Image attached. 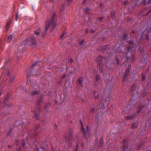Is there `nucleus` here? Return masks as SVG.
<instances>
[{"label":"nucleus","mask_w":151,"mask_h":151,"mask_svg":"<svg viewBox=\"0 0 151 151\" xmlns=\"http://www.w3.org/2000/svg\"><path fill=\"white\" fill-rule=\"evenodd\" d=\"M35 34L36 35H38L39 34V33L37 31H36L35 32Z\"/></svg>","instance_id":"aec40b11"},{"label":"nucleus","mask_w":151,"mask_h":151,"mask_svg":"<svg viewBox=\"0 0 151 151\" xmlns=\"http://www.w3.org/2000/svg\"><path fill=\"white\" fill-rule=\"evenodd\" d=\"M134 46L132 48V47H129V46H128V50L127 52H126L124 54V58H126L127 59H129V58H133V56L132 55V49H133L134 47Z\"/></svg>","instance_id":"f03ea898"},{"label":"nucleus","mask_w":151,"mask_h":151,"mask_svg":"<svg viewBox=\"0 0 151 151\" xmlns=\"http://www.w3.org/2000/svg\"><path fill=\"white\" fill-rule=\"evenodd\" d=\"M111 16L112 17H113L114 16V14L113 13H112L111 14Z\"/></svg>","instance_id":"72a5a7b5"},{"label":"nucleus","mask_w":151,"mask_h":151,"mask_svg":"<svg viewBox=\"0 0 151 151\" xmlns=\"http://www.w3.org/2000/svg\"><path fill=\"white\" fill-rule=\"evenodd\" d=\"M14 77H12L10 79V81L11 82H13L14 80Z\"/></svg>","instance_id":"ddd939ff"},{"label":"nucleus","mask_w":151,"mask_h":151,"mask_svg":"<svg viewBox=\"0 0 151 151\" xmlns=\"http://www.w3.org/2000/svg\"><path fill=\"white\" fill-rule=\"evenodd\" d=\"M65 35V34L63 33L61 36V39H63L64 37V36Z\"/></svg>","instance_id":"6ab92c4d"},{"label":"nucleus","mask_w":151,"mask_h":151,"mask_svg":"<svg viewBox=\"0 0 151 151\" xmlns=\"http://www.w3.org/2000/svg\"><path fill=\"white\" fill-rule=\"evenodd\" d=\"M99 70H100V72H101V73L102 72V69H101L100 68H99Z\"/></svg>","instance_id":"c85d7f7f"},{"label":"nucleus","mask_w":151,"mask_h":151,"mask_svg":"<svg viewBox=\"0 0 151 151\" xmlns=\"http://www.w3.org/2000/svg\"><path fill=\"white\" fill-rule=\"evenodd\" d=\"M129 43L131 45H132L133 43V42L132 41H129Z\"/></svg>","instance_id":"4be33fe9"},{"label":"nucleus","mask_w":151,"mask_h":151,"mask_svg":"<svg viewBox=\"0 0 151 151\" xmlns=\"http://www.w3.org/2000/svg\"><path fill=\"white\" fill-rule=\"evenodd\" d=\"M84 40H82L80 42L79 44L80 45L82 46L83 44Z\"/></svg>","instance_id":"9b49d317"},{"label":"nucleus","mask_w":151,"mask_h":151,"mask_svg":"<svg viewBox=\"0 0 151 151\" xmlns=\"http://www.w3.org/2000/svg\"><path fill=\"white\" fill-rule=\"evenodd\" d=\"M94 110V109H92L91 110V112H93Z\"/></svg>","instance_id":"393cba45"},{"label":"nucleus","mask_w":151,"mask_h":151,"mask_svg":"<svg viewBox=\"0 0 151 151\" xmlns=\"http://www.w3.org/2000/svg\"><path fill=\"white\" fill-rule=\"evenodd\" d=\"M38 93V91H36L34 92H32V95H35Z\"/></svg>","instance_id":"4468645a"},{"label":"nucleus","mask_w":151,"mask_h":151,"mask_svg":"<svg viewBox=\"0 0 151 151\" xmlns=\"http://www.w3.org/2000/svg\"><path fill=\"white\" fill-rule=\"evenodd\" d=\"M56 25V23L55 19L54 16L49 20L46 23L45 30H47L49 29L51 32H52L55 28Z\"/></svg>","instance_id":"f257e3e1"},{"label":"nucleus","mask_w":151,"mask_h":151,"mask_svg":"<svg viewBox=\"0 0 151 151\" xmlns=\"http://www.w3.org/2000/svg\"><path fill=\"white\" fill-rule=\"evenodd\" d=\"M124 38L125 39V37H124Z\"/></svg>","instance_id":"a19ab883"},{"label":"nucleus","mask_w":151,"mask_h":151,"mask_svg":"<svg viewBox=\"0 0 151 151\" xmlns=\"http://www.w3.org/2000/svg\"><path fill=\"white\" fill-rule=\"evenodd\" d=\"M102 19H103V18H100L99 20L100 21H101L102 20Z\"/></svg>","instance_id":"7c9ffc66"},{"label":"nucleus","mask_w":151,"mask_h":151,"mask_svg":"<svg viewBox=\"0 0 151 151\" xmlns=\"http://www.w3.org/2000/svg\"><path fill=\"white\" fill-rule=\"evenodd\" d=\"M10 23V22H9L7 23V24L6 26V29L7 30L9 28Z\"/></svg>","instance_id":"f8f14e48"},{"label":"nucleus","mask_w":151,"mask_h":151,"mask_svg":"<svg viewBox=\"0 0 151 151\" xmlns=\"http://www.w3.org/2000/svg\"><path fill=\"white\" fill-rule=\"evenodd\" d=\"M24 145H25V144H24V143H23V146H24Z\"/></svg>","instance_id":"4c0bfd02"},{"label":"nucleus","mask_w":151,"mask_h":151,"mask_svg":"<svg viewBox=\"0 0 151 151\" xmlns=\"http://www.w3.org/2000/svg\"><path fill=\"white\" fill-rule=\"evenodd\" d=\"M99 107V108H101L102 109L104 108V104L102 103H101V104H100Z\"/></svg>","instance_id":"6e6552de"},{"label":"nucleus","mask_w":151,"mask_h":151,"mask_svg":"<svg viewBox=\"0 0 151 151\" xmlns=\"http://www.w3.org/2000/svg\"><path fill=\"white\" fill-rule=\"evenodd\" d=\"M81 130L83 132V136L85 137H89L90 134L88 133L89 127L88 126H86V129L85 130L82 122H81Z\"/></svg>","instance_id":"7ed1b4c3"},{"label":"nucleus","mask_w":151,"mask_h":151,"mask_svg":"<svg viewBox=\"0 0 151 151\" xmlns=\"http://www.w3.org/2000/svg\"><path fill=\"white\" fill-rule=\"evenodd\" d=\"M142 78L143 80H145V77L144 75H142Z\"/></svg>","instance_id":"bb28decb"},{"label":"nucleus","mask_w":151,"mask_h":151,"mask_svg":"<svg viewBox=\"0 0 151 151\" xmlns=\"http://www.w3.org/2000/svg\"><path fill=\"white\" fill-rule=\"evenodd\" d=\"M148 3H151V0H149L148 1Z\"/></svg>","instance_id":"f704fd0d"},{"label":"nucleus","mask_w":151,"mask_h":151,"mask_svg":"<svg viewBox=\"0 0 151 151\" xmlns=\"http://www.w3.org/2000/svg\"><path fill=\"white\" fill-rule=\"evenodd\" d=\"M94 31L93 30H92V32H94Z\"/></svg>","instance_id":"e433bc0d"},{"label":"nucleus","mask_w":151,"mask_h":151,"mask_svg":"<svg viewBox=\"0 0 151 151\" xmlns=\"http://www.w3.org/2000/svg\"><path fill=\"white\" fill-rule=\"evenodd\" d=\"M137 126L136 124H133V125L132 126V128H135L136 126Z\"/></svg>","instance_id":"f3484780"},{"label":"nucleus","mask_w":151,"mask_h":151,"mask_svg":"<svg viewBox=\"0 0 151 151\" xmlns=\"http://www.w3.org/2000/svg\"><path fill=\"white\" fill-rule=\"evenodd\" d=\"M73 0H67V3L68 4H70L72 1Z\"/></svg>","instance_id":"2eb2a0df"},{"label":"nucleus","mask_w":151,"mask_h":151,"mask_svg":"<svg viewBox=\"0 0 151 151\" xmlns=\"http://www.w3.org/2000/svg\"><path fill=\"white\" fill-rule=\"evenodd\" d=\"M37 62L35 63V64H34L32 66V67H30V69H31V68L32 67H34V66H35V65H36V64H37Z\"/></svg>","instance_id":"412c9836"},{"label":"nucleus","mask_w":151,"mask_h":151,"mask_svg":"<svg viewBox=\"0 0 151 151\" xmlns=\"http://www.w3.org/2000/svg\"><path fill=\"white\" fill-rule=\"evenodd\" d=\"M102 59V57L100 55L97 58V60L99 61V67H100L101 66V63H100L101 62V60Z\"/></svg>","instance_id":"423d86ee"},{"label":"nucleus","mask_w":151,"mask_h":151,"mask_svg":"<svg viewBox=\"0 0 151 151\" xmlns=\"http://www.w3.org/2000/svg\"><path fill=\"white\" fill-rule=\"evenodd\" d=\"M64 8H61L60 9V11H61V12H62L63 11V10H64Z\"/></svg>","instance_id":"5701e85b"},{"label":"nucleus","mask_w":151,"mask_h":151,"mask_svg":"<svg viewBox=\"0 0 151 151\" xmlns=\"http://www.w3.org/2000/svg\"><path fill=\"white\" fill-rule=\"evenodd\" d=\"M125 150V149L124 148V151H125V150Z\"/></svg>","instance_id":"79ce46f5"},{"label":"nucleus","mask_w":151,"mask_h":151,"mask_svg":"<svg viewBox=\"0 0 151 151\" xmlns=\"http://www.w3.org/2000/svg\"><path fill=\"white\" fill-rule=\"evenodd\" d=\"M35 41L34 39H31L30 38L27 40L24 43L26 44L31 45L34 43Z\"/></svg>","instance_id":"20e7f679"},{"label":"nucleus","mask_w":151,"mask_h":151,"mask_svg":"<svg viewBox=\"0 0 151 151\" xmlns=\"http://www.w3.org/2000/svg\"><path fill=\"white\" fill-rule=\"evenodd\" d=\"M69 133L71 135L72 132L71 131H70L69 132Z\"/></svg>","instance_id":"473e14b6"},{"label":"nucleus","mask_w":151,"mask_h":151,"mask_svg":"<svg viewBox=\"0 0 151 151\" xmlns=\"http://www.w3.org/2000/svg\"><path fill=\"white\" fill-rule=\"evenodd\" d=\"M129 70H126V74H127L128 73H129Z\"/></svg>","instance_id":"c756f323"},{"label":"nucleus","mask_w":151,"mask_h":151,"mask_svg":"<svg viewBox=\"0 0 151 151\" xmlns=\"http://www.w3.org/2000/svg\"><path fill=\"white\" fill-rule=\"evenodd\" d=\"M127 2H128V1H125V2H124V4H127Z\"/></svg>","instance_id":"2f4dec72"},{"label":"nucleus","mask_w":151,"mask_h":151,"mask_svg":"<svg viewBox=\"0 0 151 151\" xmlns=\"http://www.w3.org/2000/svg\"><path fill=\"white\" fill-rule=\"evenodd\" d=\"M99 93L97 92H94V96L95 98H97L99 96Z\"/></svg>","instance_id":"1a4fd4ad"},{"label":"nucleus","mask_w":151,"mask_h":151,"mask_svg":"<svg viewBox=\"0 0 151 151\" xmlns=\"http://www.w3.org/2000/svg\"><path fill=\"white\" fill-rule=\"evenodd\" d=\"M103 139H101V140H100V143L101 144H102L103 143Z\"/></svg>","instance_id":"b1692460"},{"label":"nucleus","mask_w":151,"mask_h":151,"mask_svg":"<svg viewBox=\"0 0 151 151\" xmlns=\"http://www.w3.org/2000/svg\"><path fill=\"white\" fill-rule=\"evenodd\" d=\"M72 61H73V60L72 59H70V60H69V62H72Z\"/></svg>","instance_id":"cd10ccee"},{"label":"nucleus","mask_w":151,"mask_h":151,"mask_svg":"<svg viewBox=\"0 0 151 151\" xmlns=\"http://www.w3.org/2000/svg\"><path fill=\"white\" fill-rule=\"evenodd\" d=\"M9 72H8V74H9Z\"/></svg>","instance_id":"ea45409f"},{"label":"nucleus","mask_w":151,"mask_h":151,"mask_svg":"<svg viewBox=\"0 0 151 151\" xmlns=\"http://www.w3.org/2000/svg\"><path fill=\"white\" fill-rule=\"evenodd\" d=\"M82 78H79L78 80V83L80 84H82Z\"/></svg>","instance_id":"9d476101"},{"label":"nucleus","mask_w":151,"mask_h":151,"mask_svg":"<svg viewBox=\"0 0 151 151\" xmlns=\"http://www.w3.org/2000/svg\"><path fill=\"white\" fill-rule=\"evenodd\" d=\"M35 119H38V117H35Z\"/></svg>","instance_id":"c9c22d12"},{"label":"nucleus","mask_w":151,"mask_h":151,"mask_svg":"<svg viewBox=\"0 0 151 151\" xmlns=\"http://www.w3.org/2000/svg\"><path fill=\"white\" fill-rule=\"evenodd\" d=\"M132 116H127V119H131L132 118Z\"/></svg>","instance_id":"a211bd4d"},{"label":"nucleus","mask_w":151,"mask_h":151,"mask_svg":"<svg viewBox=\"0 0 151 151\" xmlns=\"http://www.w3.org/2000/svg\"><path fill=\"white\" fill-rule=\"evenodd\" d=\"M18 14L17 15H16V20H17V19H18Z\"/></svg>","instance_id":"a878e982"},{"label":"nucleus","mask_w":151,"mask_h":151,"mask_svg":"<svg viewBox=\"0 0 151 151\" xmlns=\"http://www.w3.org/2000/svg\"><path fill=\"white\" fill-rule=\"evenodd\" d=\"M99 78V75H97L96 77V80L97 81H98Z\"/></svg>","instance_id":"dca6fc26"},{"label":"nucleus","mask_w":151,"mask_h":151,"mask_svg":"<svg viewBox=\"0 0 151 151\" xmlns=\"http://www.w3.org/2000/svg\"><path fill=\"white\" fill-rule=\"evenodd\" d=\"M14 35L12 34L8 38V41L9 42L11 41L12 38L14 36Z\"/></svg>","instance_id":"0eeeda50"},{"label":"nucleus","mask_w":151,"mask_h":151,"mask_svg":"<svg viewBox=\"0 0 151 151\" xmlns=\"http://www.w3.org/2000/svg\"><path fill=\"white\" fill-rule=\"evenodd\" d=\"M117 63H118V60H117Z\"/></svg>","instance_id":"58836bf2"},{"label":"nucleus","mask_w":151,"mask_h":151,"mask_svg":"<svg viewBox=\"0 0 151 151\" xmlns=\"http://www.w3.org/2000/svg\"><path fill=\"white\" fill-rule=\"evenodd\" d=\"M150 32L149 31L147 30H146L143 33V35L144 36H146L147 37V39L148 40V34Z\"/></svg>","instance_id":"39448f33"}]
</instances>
